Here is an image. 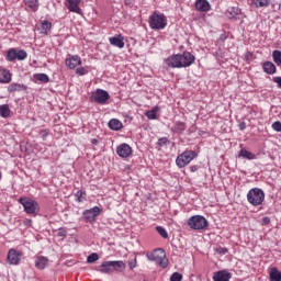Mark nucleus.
<instances>
[{"instance_id":"10","label":"nucleus","mask_w":281,"mask_h":281,"mask_svg":"<svg viewBox=\"0 0 281 281\" xmlns=\"http://www.w3.org/2000/svg\"><path fill=\"white\" fill-rule=\"evenodd\" d=\"M92 99L97 104H106L109 100H111V94L106 90L97 89L95 92L92 93Z\"/></svg>"},{"instance_id":"52","label":"nucleus","mask_w":281,"mask_h":281,"mask_svg":"<svg viewBox=\"0 0 281 281\" xmlns=\"http://www.w3.org/2000/svg\"><path fill=\"white\" fill-rule=\"evenodd\" d=\"M24 223L25 225H32V220H25Z\"/></svg>"},{"instance_id":"38","label":"nucleus","mask_w":281,"mask_h":281,"mask_svg":"<svg viewBox=\"0 0 281 281\" xmlns=\"http://www.w3.org/2000/svg\"><path fill=\"white\" fill-rule=\"evenodd\" d=\"M168 144H170V139H168V137H160L157 142L159 148H164V146H168Z\"/></svg>"},{"instance_id":"31","label":"nucleus","mask_w":281,"mask_h":281,"mask_svg":"<svg viewBox=\"0 0 281 281\" xmlns=\"http://www.w3.org/2000/svg\"><path fill=\"white\" fill-rule=\"evenodd\" d=\"M25 5L31 12H36L38 10V0H25Z\"/></svg>"},{"instance_id":"2","label":"nucleus","mask_w":281,"mask_h":281,"mask_svg":"<svg viewBox=\"0 0 281 281\" xmlns=\"http://www.w3.org/2000/svg\"><path fill=\"white\" fill-rule=\"evenodd\" d=\"M126 263L124 261H104L99 267L100 273H112V271H124Z\"/></svg>"},{"instance_id":"21","label":"nucleus","mask_w":281,"mask_h":281,"mask_svg":"<svg viewBox=\"0 0 281 281\" xmlns=\"http://www.w3.org/2000/svg\"><path fill=\"white\" fill-rule=\"evenodd\" d=\"M8 91H9V93H14L16 91L18 92L27 91V86L23 85V83L13 82V83L9 85Z\"/></svg>"},{"instance_id":"46","label":"nucleus","mask_w":281,"mask_h":281,"mask_svg":"<svg viewBox=\"0 0 281 281\" xmlns=\"http://www.w3.org/2000/svg\"><path fill=\"white\" fill-rule=\"evenodd\" d=\"M272 81L277 83L278 89H281V77H273Z\"/></svg>"},{"instance_id":"44","label":"nucleus","mask_w":281,"mask_h":281,"mask_svg":"<svg viewBox=\"0 0 281 281\" xmlns=\"http://www.w3.org/2000/svg\"><path fill=\"white\" fill-rule=\"evenodd\" d=\"M57 236H59L60 238H67V229L60 227L58 229Z\"/></svg>"},{"instance_id":"37","label":"nucleus","mask_w":281,"mask_h":281,"mask_svg":"<svg viewBox=\"0 0 281 281\" xmlns=\"http://www.w3.org/2000/svg\"><path fill=\"white\" fill-rule=\"evenodd\" d=\"M272 58H273V61L276 63V65H278V67H280V65H281V52L280 50H273L272 52Z\"/></svg>"},{"instance_id":"35","label":"nucleus","mask_w":281,"mask_h":281,"mask_svg":"<svg viewBox=\"0 0 281 281\" xmlns=\"http://www.w3.org/2000/svg\"><path fill=\"white\" fill-rule=\"evenodd\" d=\"M75 196H77L76 199L77 203H82V201H85V199L87 198V192L83 190H79L77 191Z\"/></svg>"},{"instance_id":"50","label":"nucleus","mask_w":281,"mask_h":281,"mask_svg":"<svg viewBox=\"0 0 281 281\" xmlns=\"http://www.w3.org/2000/svg\"><path fill=\"white\" fill-rule=\"evenodd\" d=\"M190 170H191V172H196V170H199V165H192L190 167Z\"/></svg>"},{"instance_id":"36","label":"nucleus","mask_w":281,"mask_h":281,"mask_svg":"<svg viewBox=\"0 0 281 281\" xmlns=\"http://www.w3.org/2000/svg\"><path fill=\"white\" fill-rule=\"evenodd\" d=\"M97 260H100V255H98V252H92L87 257L88 265H93V262H97Z\"/></svg>"},{"instance_id":"16","label":"nucleus","mask_w":281,"mask_h":281,"mask_svg":"<svg viewBox=\"0 0 281 281\" xmlns=\"http://www.w3.org/2000/svg\"><path fill=\"white\" fill-rule=\"evenodd\" d=\"M69 12H75V14H82V9H80V1L82 0H67Z\"/></svg>"},{"instance_id":"30","label":"nucleus","mask_w":281,"mask_h":281,"mask_svg":"<svg viewBox=\"0 0 281 281\" xmlns=\"http://www.w3.org/2000/svg\"><path fill=\"white\" fill-rule=\"evenodd\" d=\"M252 5H255V8H269L271 0H252Z\"/></svg>"},{"instance_id":"15","label":"nucleus","mask_w":281,"mask_h":281,"mask_svg":"<svg viewBox=\"0 0 281 281\" xmlns=\"http://www.w3.org/2000/svg\"><path fill=\"white\" fill-rule=\"evenodd\" d=\"M166 65H168L169 67H171L172 69L177 68V69H181V59L179 54L178 55H172L170 57H168L166 59Z\"/></svg>"},{"instance_id":"22","label":"nucleus","mask_w":281,"mask_h":281,"mask_svg":"<svg viewBox=\"0 0 281 281\" xmlns=\"http://www.w3.org/2000/svg\"><path fill=\"white\" fill-rule=\"evenodd\" d=\"M110 44L119 49H124V36H112L109 38Z\"/></svg>"},{"instance_id":"12","label":"nucleus","mask_w":281,"mask_h":281,"mask_svg":"<svg viewBox=\"0 0 281 281\" xmlns=\"http://www.w3.org/2000/svg\"><path fill=\"white\" fill-rule=\"evenodd\" d=\"M21 256L23 255L16 251V249H10L8 252L7 260L9 265H19V262H21Z\"/></svg>"},{"instance_id":"1","label":"nucleus","mask_w":281,"mask_h":281,"mask_svg":"<svg viewBox=\"0 0 281 281\" xmlns=\"http://www.w3.org/2000/svg\"><path fill=\"white\" fill-rule=\"evenodd\" d=\"M247 201L255 207L265 203V191L260 188H252L247 193Z\"/></svg>"},{"instance_id":"47","label":"nucleus","mask_w":281,"mask_h":281,"mask_svg":"<svg viewBox=\"0 0 281 281\" xmlns=\"http://www.w3.org/2000/svg\"><path fill=\"white\" fill-rule=\"evenodd\" d=\"M130 269H135L137 267V259L128 261Z\"/></svg>"},{"instance_id":"45","label":"nucleus","mask_w":281,"mask_h":281,"mask_svg":"<svg viewBox=\"0 0 281 281\" xmlns=\"http://www.w3.org/2000/svg\"><path fill=\"white\" fill-rule=\"evenodd\" d=\"M76 74H78V76H85L87 74V69H85V67L77 68Z\"/></svg>"},{"instance_id":"7","label":"nucleus","mask_w":281,"mask_h":281,"mask_svg":"<svg viewBox=\"0 0 281 281\" xmlns=\"http://www.w3.org/2000/svg\"><path fill=\"white\" fill-rule=\"evenodd\" d=\"M19 203L24 207V212L26 214H38L41 207L38 206V202L30 199V198H20Z\"/></svg>"},{"instance_id":"6","label":"nucleus","mask_w":281,"mask_h":281,"mask_svg":"<svg viewBox=\"0 0 281 281\" xmlns=\"http://www.w3.org/2000/svg\"><path fill=\"white\" fill-rule=\"evenodd\" d=\"M148 260L151 262H156V265H159L162 269H166L168 267V262H166V251L161 248L155 249L153 252L147 254Z\"/></svg>"},{"instance_id":"25","label":"nucleus","mask_w":281,"mask_h":281,"mask_svg":"<svg viewBox=\"0 0 281 281\" xmlns=\"http://www.w3.org/2000/svg\"><path fill=\"white\" fill-rule=\"evenodd\" d=\"M262 69L265 71V74H268V76H273V74H276V71H277L274 64L271 61L263 63Z\"/></svg>"},{"instance_id":"54","label":"nucleus","mask_w":281,"mask_h":281,"mask_svg":"<svg viewBox=\"0 0 281 281\" xmlns=\"http://www.w3.org/2000/svg\"><path fill=\"white\" fill-rule=\"evenodd\" d=\"M227 37H221V41H225Z\"/></svg>"},{"instance_id":"19","label":"nucleus","mask_w":281,"mask_h":281,"mask_svg":"<svg viewBox=\"0 0 281 281\" xmlns=\"http://www.w3.org/2000/svg\"><path fill=\"white\" fill-rule=\"evenodd\" d=\"M188 128L186 122L176 121L173 126L171 127V132L176 133L177 135H183V132Z\"/></svg>"},{"instance_id":"43","label":"nucleus","mask_w":281,"mask_h":281,"mask_svg":"<svg viewBox=\"0 0 281 281\" xmlns=\"http://www.w3.org/2000/svg\"><path fill=\"white\" fill-rule=\"evenodd\" d=\"M40 135H41L43 142H45V139H47V137H49V130H41Z\"/></svg>"},{"instance_id":"27","label":"nucleus","mask_w":281,"mask_h":281,"mask_svg":"<svg viewBox=\"0 0 281 281\" xmlns=\"http://www.w3.org/2000/svg\"><path fill=\"white\" fill-rule=\"evenodd\" d=\"M238 157H241V159H248L249 161L256 159V154L247 150V149H240L238 151Z\"/></svg>"},{"instance_id":"49","label":"nucleus","mask_w":281,"mask_h":281,"mask_svg":"<svg viewBox=\"0 0 281 281\" xmlns=\"http://www.w3.org/2000/svg\"><path fill=\"white\" fill-rule=\"evenodd\" d=\"M262 223H263V225H269V223H271V218L266 216V217L262 218Z\"/></svg>"},{"instance_id":"20","label":"nucleus","mask_w":281,"mask_h":281,"mask_svg":"<svg viewBox=\"0 0 281 281\" xmlns=\"http://www.w3.org/2000/svg\"><path fill=\"white\" fill-rule=\"evenodd\" d=\"M210 2L207 0H196L195 1V9L199 12H210Z\"/></svg>"},{"instance_id":"24","label":"nucleus","mask_w":281,"mask_h":281,"mask_svg":"<svg viewBox=\"0 0 281 281\" xmlns=\"http://www.w3.org/2000/svg\"><path fill=\"white\" fill-rule=\"evenodd\" d=\"M108 126L111 131H122V128H124V125L117 119H111Z\"/></svg>"},{"instance_id":"5","label":"nucleus","mask_w":281,"mask_h":281,"mask_svg":"<svg viewBox=\"0 0 281 281\" xmlns=\"http://www.w3.org/2000/svg\"><path fill=\"white\" fill-rule=\"evenodd\" d=\"M188 225L191 229L201 231L210 227V222L203 215H193L188 220Z\"/></svg>"},{"instance_id":"48","label":"nucleus","mask_w":281,"mask_h":281,"mask_svg":"<svg viewBox=\"0 0 281 281\" xmlns=\"http://www.w3.org/2000/svg\"><path fill=\"white\" fill-rule=\"evenodd\" d=\"M238 128H239V131H245V128H247V123L240 122V123L238 124Z\"/></svg>"},{"instance_id":"34","label":"nucleus","mask_w":281,"mask_h":281,"mask_svg":"<svg viewBox=\"0 0 281 281\" xmlns=\"http://www.w3.org/2000/svg\"><path fill=\"white\" fill-rule=\"evenodd\" d=\"M34 78L35 80H38V82H43L44 85L49 82V76H47V74H35Z\"/></svg>"},{"instance_id":"11","label":"nucleus","mask_w":281,"mask_h":281,"mask_svg":"<svg viewBox=\"0 0 281 281\" xmlns=\"http://www.w3.org/2000/svg\"><path fill=\"white\" fill-rule=\"evenodd\" d=\"M116 155L122 157V159H126V157H131L133 155V148L126 143H123L116 147Z\"/></svg>"},{"instance_id":"33","label":"nucleus","mask_w":281,"mask_h":281,"mask_svg":"<svg viewBox=\"0 0 281 281\" xmlns=\"http://www.w3.org/2000/svg\"><path fill=\"white\" fill-rule=\"evenodd\" d=\"M157 111H159V106H154L151 110H148L147 112H145V115L148 120H156Z\"/></svg>"},{"instance_id":"40","label":"nucleus","mask_w":281,"mask_h":281,"mask_svg":"<svg viewBox=\"0 0 281 281\" xmlns=\"http://www.w3.org/2000/svg\"><path fill=\"white\" fill-rule=\"evenodd\" d=\"M183 280V274L179 272H173L170 277V281H181Z\"/></svg>"},{"instance_id":"56","label":"nucleus","mask_w":281,"mask_h":281,"mask_svg":"<svg viewBox=\"0 0 281 281\" xmlns=\"http://www.w3.org/2000/svg\"><path fill=\"white\" fill-rule=\"evenodd\" d=\"M0 180H1V172H0Z\"/></svg>"},{"instance_id":"8","label":"nucleus","mask_w":281,"mask_h":281,"mask_svg":"<svg viewBox=\"0 0 281 281\" xmlns=\"http://www.w3.org/2000/svg\"><path fill=\"white\" fill-rule=\"evenodd\" d=\"M25 58H27V52L24 49L18 50L11 48L7 52V60H9V63H14V60H25Z\"/></svg>"},{"instance_id":"39","label":"nucleus","mask_w":281,"mask_h":281,"mask_svg":"<svg viewBox=\"0 0 281 281\" xmlns=\"http://www.w3.org/2000/svg\"><path fill=\"white\" fill-rule=\"evenodd\" d=\"M156 232H158L162 238H168V231H166V228L162 226H157Z\"/></svg>"},{"instance_id":"41","label":"nucleus","mask_w":281,"mask_h":281,"mask_svg":"<svg viewBox=\"0 0 281 281\" xmlns=\"http://www.w3.org/2000/svg\"><path fill=\"white\" fill-rule=\"evenodd\" d=\"M214 251L216 254H220V256H225V254H227V251H229V250L227 248L218 246V247L214 248Z\"/></svg>"},{"instance_id":"13","label":"nucleus","mask_w":281,"mask_h":281,"mask_svg":"<svg viewBox=\"0 0 281 281\" xmlns=\"http://www.w3.org/2000/svg\"><path fill=\"white\" fill-rule=\"evenodd\" d=\"M180 56V63H181V68L183 67H190L194 63V55H192L189 52H184L183 54H179Z\"/></svg>"},{"instance_id":"26","label":"nucleus","mask_w":281,"mask_h":281,"mask_svg":"<svg viewBox=\"0 0 281 281\" xmlns=\"http://www.w3.org/2000/svg\"><path fill=\"white\" fill-rule=\"evenodd\" d=\"M40 34H49L52 32V22L45 20L42 22L41 26L38 27Z\"/></svg>"},{"instance_id":"3","label":"nucleus","mask_w":281,"mask_h":281,"mask_svg":"<svg viewBox=\"0 0 281 281\" xmlns=\"http://www.w3.org/2000/svg\"><path fill=\"white\" fill-rule=\"evenodd\" d=\"M196 157H199V154L195 150H184L176 158V166H178V168H186V166L194 161Z\"/></svg>"},{"instance_id":"18","label":"nucleus","mask_w":281,"mask_h":281,"mask_svg":"<svg viewBox=\"0 0 281 281\" xmlns=\"http://www.w3.org/2000/svg\"><path fill=\"white\" fill-rule=\"evenodd\" d=\"M12 82V74L8 69H0V83L10 85Z\"/></svg>"},{"instance_id":"28","label":"nucleus","mask_w":281,"mask_h":281,"mask_svg":"<svg viewBox=\"0 0 281 281\" xmlns=\"http://www.w3.org/2000/svg\"><path fill=\"white\" fill-rule=\"evenodd\" d=\"M270 281H281V272L278 268H271L269 272Z\"/></svg>"},{"instance_id":"51","label":"nucleus","mask_w":281,"mask_h":281,"mask_svg":"<svg viewBox=\"0 0 281 281\" xmlns=\"http://www.w3.org/2000/svg\"><path fill=\"white\" fill-rule=\"evenodd\" d=\"M91 144H93L94 146H98L99 142H98V139L94 138L91 140Z\"/></svg>"},{"instance_id":"53","label":"nucleus","mask_w":281,"mask_h":281,"mask_svg":"<svg viewBox=\"0 0 281 281\" xmlns=\"http://www.w3.org/2000/svg\"><path fill=\"white\" fill-rule=\"evenodd\" d=\"M245 56H246L247 60H249V57L251 56V52H247Z\"/></svg>"},{"instance_id":"4","label":"nucleus","mask_w":281,"mask_h":281,"mask_svg":"<svg viewBox=\"0 0 281 281\" xmlns=\"http://www.w3.org/2000/svg\"><path fill=\"white\" fill-rule=\"evenodd\" d=\"M168 25V19L164 13L154 12L149 16V26L151 30H164Z\"/></svg>"},{"instance_id":"55","label":"nucleus","mask_w":281,"mask_h":281,"mask_svg":"<svg viewBox=\"0 0 281 281\" xmlns=\"http://www.w3.org/2000/svg\"><path fill=\"white\" fill-rule=\"evenodd\" d=\"M116 36H122L121 34L116 35Z\"/></svg>"},{"instance_id":"14","label":"nucleus","mask_w":281,"mask_h":281,"mask_svg":"<svg viewBox=\"0 0 281 281\" xmlns=\"http://www.w3.org/2000/svg\"><path fill=\"white\" fill-rule=\"evenodd\" d=\"M232 272L227 270H220L213 273V281H231Z\"/></svg>"},{"instance_id":"23","label":"nucleus","mask_w":281,"mask_h":281,"mask_svg":"<svg viewBox=\"0 0 281 281\" xmlns=\"http://www.w3.org/2000/svg\"><path fill=\"white\" fill-rule=\"evenodd\" d=\"M47 265H49V259H47V257L44 256H38L35 259V267L36 269H45V267H47Z\"/></svg>"},{"instance_id":"42","label":"nucleus","mask_w":281,"mask_h":281,"mask_svg":"<svg viewBox=\"0 0 281 281\" xmlns=\"http://www.w3.org/2000/svg\"><path fill=\"white\" fill-rule=\"evenodd\" d=\"M272 128L273 131H276L277 133H281V122L280 121H276L272 123Z\"/></svg>"},{"instance_id":"17","label":"nucleus","mask_w":281,"mask_h":281,"mask_svg":"<svg viewBox=\"0 0 281 281\" xmlns=\"http://www.w3.org/2000/svg\"><path fill=\"white\" fill-rule=\"evenodd\" d=\"M79 65H82V59L78 55H75V56L66 59V67H69V69L79 67Z\"/></svg>"},{"instance_id":"32","label":"nucleus","mask_w":281,"mask_h":281,"mask_svg":"<svg viewBox=\"0 0 281 281\" xmlns=\"http://www.w3.org/2000/svg\"><path fill=\"white\" fill-rule=\"evenodd\" d=\"M10 105L8 104H2L0 105V117H10Z\"/></svg>"},{"instance_id":"29","label":"nucleus","mask_w":281,"mask_h":281,"mask_svg":"<svg viewBox=\"0 0 281 281\" xmlns=\"http://www.w3.org/2000/svg\"><path fill=\"white\" fill-rule=\"evenodd\" d=\"M239 15H240V9L237 7H232L227 10L228 19H238Z\"/></svg>"},{"instance_id":"9","label":"nucleus","mask_w":281,"mask_h":281,"mask_svg":"<svg viewBox=\"0 0 281 281\" xmlns=\"http://www.w3.org/2000/svg\"><path fill=\"white\" fill-rule=\"evenodd\" d=\"M100 214H102V209L100 206H94L92 209L83 211L82 216L85 217V221H87V223H95V220L98 218V216H100Z\"/></svg>"}]
</instances>
